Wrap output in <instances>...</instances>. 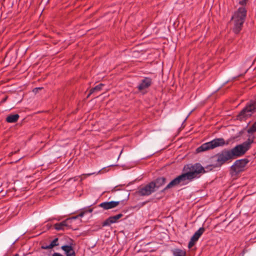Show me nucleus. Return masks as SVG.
<instances>
[{"label":"nucleus","instance_id":"obj_12","mask_svg":"<svg viewBox=\"0 0 256 256\" xmlns=\"http://www.w3.org/2000/svg\"><path fill=\"white\" fill-rule=\"evenodd\" d=\"M122 214H121L117 215L112 216L106 219L105 221L102 222V224H111L118 222V220L122 216Z\"/></svg>","mask_w":256,"mask_h":256},{"label":"nucleus","instance_id":"obj_17","mask_svg":"<svg viewBox=\"0 0 256 256\" xmlns=\"http://www.w3.org/2000/svg\"><path fill=\"white\" fill-rule=\"evenodd\" d=\"M205 231V228L204 227L200 228L193 235L198 240L200 236L203 234Z\"/></svg>","mask_w":256,"mask_h":256},{"label":"nucleus","instance_id":"obj_22","mask_svg":"<svg viewBox=\"0 0 256 256\" xmlns=\"http://www.w3.org/2000/svg\"><path fill=\"white\" fill-rule=\"evenodd\" d=\"M8 96H4V98L2 100H1V101H0V104H3V103L5 102L7 100H8Z\"/></svg>","mask_w":256,"mask_h":256},{"label":"nucleus","instance_id":"obj_2","mask_svg":"<svg viewBox=\"0 0 256 256\" xmlns=\"http://www.w3.org/2000/svg\"><path fill=\"white\" fill-rule=\"evenodd\" d=\"M253 142L252 139L248 138L246 141L236 146L231 150L224 149L222 150L214 156L217 158L216 164L210 166H212L213 168L220 166L228 160L242 156L250 148L251 144Z\"/></svg>","mask_w":256,"mask_h":256},{"label":"nucleus","instance_id":"obj_18","mask_svg":"<svg viewBox=\"0 0 256 256\" xmlns=\"http://www.w3.org/2000/svg\"><path fill=\"white\" fill-rule=\"evenodd\" d=\"M256 132V122H255L248 130V132L252 134Z\"/></svg>","mask_w":256,"mask_h":256},{"label":"nucleus","instance_id":"obj_16","mask_svg":"<svg viewBox=\"0 0 256 256\" xmlns=\"http://www.w3.org/2000/svg\"><path fill=\"white\" fill-rule=\"evenodd\" d=\"M58 238H55L48 246H42V248L44 249L52 248L54 246H57L58 245Z\"/></svg>","mask_w":256,"mask_h":256},{"label":"nucleus","instance_id":"obj_10","mask_svg":"<svg viewBox=\"0 0 256 256\" xmlns=\"http://www.w3.org/2000/svg\"><path fill=\"white\" fill-rule=\"evenodd\" d=\"M120 204V202H106L99 204V206L104 210H109L117 206Z\"/></svg>","mask_w":256,"mask_h":256},{"label":"nucleus","instance_id":"obj_14","mask_svg":"<svg viewBox=\"0 0 256 256\" xmlns=\"http://www.w3.org/2000/svg\"><path fill=\"white\" fill-rule=\"evenodd\" d=\"M104 86V84L101 83V84L96 86L95 87L92 88L90 90V92L87 96V98H88L90 96V95H91L94 92H96L100 91L102 90V88Z\"/></svg>","mask_w":256,"mask_h":256},{"label":"nucleus","instance_id":"obj_25","mask_svg":"<svg viewBox=\"0 0 256 256\" xmlns=\"http://www.w3.org/2000/svg\"><path fill=\"white\" fill-rule=\"evenodd\" d=\"M67 256H76L74 252H71V254H68Z\"/></svg>","mask_w":256,"mask_h":256},{"label":"nucleus","instance_id":"obj_21","mask_svg":"<svg viewBox=\"0 0 256 256\" xmlns=\"http://www.w3.org/2000/svg\"><path fill=\"white\" fill-rule=\"evenodd\" d=\"M248 1V0H242L239 2V4L242 6H245L246 5Z\"/></svg>","mask_w":256,"mask_h":256},{"label":"nucleus","instance_id":"obj_23","mask_svg":"<svg viewBox=\"0 0 256 256\" xmlns=\"http://www.w3.org/2000/svg\"><path fill=\"white\" fill-rule=\"evenodd\" d=\"M198 240V238H196L195 236H194L191 238L190 240V242H194V243L196 242H197Z\"/></svg>","mask_w":256,"mask_h":256},{"label":"nucleus","instance_id":"obj_11","mask_svg":"<svg viewBox=\"0 0 256 256\" xmlns=\"http://www.w3.org/2000/svg\"><path fill=\"white\" fill-rule=\"evenodd\" d=\"M166 182V178L164 177H158L154 180H153L150 182L151 184H152V186L154 190L156 188L158 189L160 186H163Z\"/></svg>","mask_w":256,"mask_h":256},{"label":"nucleus","instance_id":"obj_4","mask_svg":"<svg viewBox=\"0 0 256 256\" xmlns=\"http://www.w3.org/2000/svg\"><path fill=\"white\" fill-rule=\"evenodd\" d=\"M93 210V208H90V206L84 208L82 209L79 214L76 216H72L65 219L64 220L60 222H53L54 224H70L74 222V220H78L76 222H85L86 221H84L82 220H80V218H84V216H92L91 213Z\"/></svg>","mask_w":256,"mask_h":256},{"label":"nucleus","instance_id":"obj_8","mask_svg":"<svg viewBox=\"0 0 256 256\" xmlns=\"http://www.w3.org/2000/svg\"><path fill=\"white\" fill-rule=\"evenodd\" d=\"M248 162V160L246 158L236 160L234 164L231 166V168L235 172H239L242 170L246 164Z\"/></svg>","mask_w":256,"mask_h":256},{"label":"nucleus","instance_id":"obj_19","mask_svg":"<svg viewBox=\"0 0 256 256\" xmlns=\"http://www.w3.org/2000/svg\"><path fill=\"white\" fill-rule=\"evenodd\" d=\"M62 249L65 252L72 251V247L71 246L65 245L62 246Z\"/></svg>","mask_w":256,"mask_h":256},{"label":"nucleus","instance_id":"obj_27","mask_svg":"<svg viewBox=\"0 0 256 256\" xmlns=\"http://www.w3.org/2000/svg\"><path fill=\"white\" fill-rule=\"evenodd\" d=\"M14 256H19V254H16Z\"/></svg>","mask_w":256,"mask_h":256},{"label":"nucleus","instance_id":"obj_9","mask_svg":"<svg viewBox=\"0 0 256 256\" xmlns=\"http://www.w3.org/2000/svg\"><path fill=\"white\" fill-rule=\"evenodd\" d=\"M152 84V80L150 78L146 77L142 79L138 86V88L140 91L148 88Z\"/></svg>","mask_w":256,"mask_h":256},{"label":"nucleus","instance_id":"obj_13","mask_svg":"<svg viewBox=\"0 0 256 256\" xmlns=\"http://www.w3.org/2000/svg\"><path fill=\"white\" fill-rule=\"evenodd\" d=\"M20 118L18 114H10L6 118V121L9 123L16 122Z\"/></svg>","mask_w":256,"mask_h":256},{"label":"nucleus","instance_id":"obj_24","mask_svg":"<svg viewBox=\"0 0 256 256\" xmlns=\"http://www.w3.org/2000/svg\"><path fill=\"white\" fill-rule=\"evenodd\" d=\"M195 244V243L192 242L190 241L188 244V248H192L194 245Z\"/></svg>","mask_w":256,"mask_h":256},{"label":"nucleus","instance_id":"obj_7","mask_svg":"<svg viewBox=\"0 0 256 256\" xmlns=\"http://www.w3.org/2000/svg\"><path fill=\"white\" fill-rule=\"evenodd\" d=\"M152 184L150 182L144 186L140 187L138 191V194L141 196H148L154 192L156 190H154Z\"/></svg>","mask_w":256,"mask_h":256},{"label":"nucleus","instance_id":"obj_1","mask_svg":"<svg viewBox=\"0 0 256 256\" xmlns=\"http://www.w3.org/2000/svg\"><path fill=\"white\" fill-rule=\"evenodd\" d=\"M184 170L186 172L176 176L162 190L164 192L166 190L180 186L186 185L194 178L200 176V174L205 172V170L199 163L194 164H188L184 166Z\"/></svg>","mask_w":256,"mask_h":256},{"label":"nucleus","instance_id":"obj_15","mask_svg":"<svg viewBox=\"0 0 256 256\" xmlns=\"http://www.w3.org/2000/svg\"><path fill=\"white\" fill-rule=\"evenodd\" d=\"M172 252L174 256H186V252L180 248L174 249Z\"/></svg>","mask_w":256,"mask_h":256},{"label":"nucleus","instance_id":"obj_5","mask_svg":"<svg viewBox=\"0 0 256 256\" xmlns=\"http://www.w3.org/2000/svg\"><path fill=\"white\" fill-rule=\"evenodd\" d=\"M227 144L228 143L226 142L224 138H216L210 142L202 144L196 149V152L197 153L206 152L219 146H223Z\"/></svg>","mask_w":256,"mask_h":256},{"label":"nucleus","instance_id":"obj_26","mask_svg":"<svg viewBox=\"0 0 256 256\" xmlns=\"http://www.w3.org/2000/svg\"><path fill=\"white\" fill-rule=\"evenodd\" d=\"M72 252H74L73 249H72ZM71 252H72V251H68L67 252H66V256H67L68 254H71Z\"/></svg>","mask_w":256,"mask_h":256},{"label":"nucleus","instance_id":"obj_28","mask_svg":"<svg viewBox=\"0 0 256 256\" xmlns=\"http://www.w3.org/2000/svg\"><path fill=\"white\" fill-rule=\"evenodd\" d=\"M41 88H36V89H40V90L41 89Z\"/></svg>","mask_w":256,"mask_h":256},{"label":"nucleus","instance_id":"obj_6","mask_svg":"<svg viewBox=\"0 0 256 256\" xmlns=\"http://www.w3.org/2000/svg\"><path fill=\"white\" fill-rule=\"evenodd\" d=\"M256 112V100H251L238 115V118L242 120L250 117Z\"/></svg>","mask_w":256,"mask_h":256},{"label":"nucleus","instance_id":"obj_20","mask_svg":"<svg viewBox=\"0 0 256 256\" xmlns=\"http://www.w3.org/2000/svg\"><path fill=\"white\" fill-rule=\"evenodd\" d=\"M69 225H54V228L56 230H64L65 228L68 227Z\"/></svg>","mask_w":256,"mask_h":256},{"label":"nucleus","instance_id":"obj_3","mask_svg":"<svg viewBox=\"0 0 256 256\" xmlns=\"http://www.w3.org/2000/svg\"><path fill=\"white\" fill-rule=\"evenodd\" d=\"M246 12L247 11L244 8L240 7L238 8L237 11L234 12L232 17L231 20H232L234 23L232 30L234 34H239L242 30L246 20Z\"/></svg>","mask_w":256,"mask_h":256}]
</instances>
